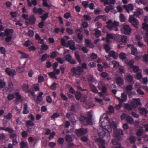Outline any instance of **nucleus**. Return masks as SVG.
Returning <instances> with one entry per match:
<instances>
[{
	"mask_svg": "<svg viewBox=\"0 0 148 148\" xmlns=\"http://www.w3.org/2000/svg\"><path fill=\"white\" fill-rule=\"evenodd\" d=\"M27 34L29 36L32 37L34 36V32L32 30L29 29L27 32Z\"/></svg>",
	"mask_w": 148,
	"mask_h": 148,
	"instance_id": "58",
	"label": "nucleus"
},
{
	"mask_svg": "<svg viewBox=\"0 0 148 148\" xmlns=\"http://www.w3.org/2000/svg\"><path fill=\"white\" fill-rule=\"evenodd\" d=\"M129 140L131 144H134L136 141V139L134 136H131L129 138Z\"/></svg>",
	"mask_w": 148,
	"mask_h": 148,
	"instance_id": "54",
	"label": "nucleus"
},
{
	"mask_svg": "<svg viewBox=\"0 0 148 148\" xmlns=\"http://www.w3.org/2000/svg\"><path fill=\"white\" fill-rule=\"evenodd\" d=\"M126 63H127V66L130 68H132L134 66V61L132 60H130Z\"/></svg>",
	"mask_w": 148,
	"mask_h": 148,
	"instance_id": "38",
	"label": "nucleus"
},
{
	"mask_svg": "<svg viewBox=\"0 0 148 148\" xmlns=\"http://www.w3.org/2000/svg\"><path fill=\"white\" fill-rule=\"evenodd\" d=\"M112 63L114 64V67L115 68H117L119 66V64L118 62L115 61H113Z\"/></svg>",
	"mask_w": 148,
	"mask_h": 148,
	"instance_id": "57",
	"label": "nucleus"
},
{
	"mask_svg": "<svg viewBox=\"0 0 148 148\" xmlns=\"http://www.w3.org/2000/svg\"><path fill=\"white\" fill-rule=\"evenodd\" d=\"M87 130L86 129L81 128L75 130L76 134L78 136H80L86 134Z\"/></svg>",
	"mask_w": 148,
	"mask_h": 148,
	"instance_id": "8",
	"label": "nucleus"
},
{
	"mask_svg": "<svg viewBox=\"0 0 148 148\" xmlns=\"http://www.w3.org/2000/svg\"><path fill=\"white\" fill-rule=\"evenodd\" d=\"M137 49L136 48L132 47L131 49V54L134 55H135L137 54Z\"/></svg>",
	"mask_w": 148,
	"mask_h": 148,
	"instance_id": "47",
	"label": "nucleus"
},
{
	"mask_svg": "<svg viewBox=\"0 0 148 148\" xmlns=\"http://www.w3.org/2000/svg\"><path fill=\"white\" fill-rule=\"evenodd\" d=\"M143 58L144 62H148V55L145 54Z\"/></svg>",
	"mask_w": 148,
	"mask_h": 148,
	"instance_id": "63",
	"label": "nucleus"
},
{
	"mask_svg": "<svg viewBox=\"0 0 148 148\" xmlns=\"http://www.w3.org/2000/svg\"><path fill=\"white\" fill-rule=\"evenodd\" d=\"M119 57L123 61L125 60L126 58L125 53L123 52H121L119 54Z\"/></svg>",
	"mask_w": 148,
	"mask_h": 148,
	"instance_id": "33",
	"label": "nucleus"
},
{
	"mask_svg": "<svg viewBox=\"0 0 148 148\" xmlns=\"http://www.w3.org/2000/svg\"><path fill=\"white\" fill-rule=\"evenodd\" d=\"M109 55L110 57H113L115 59L118 57V54L113 51H110L109 53Z\"/></svg>",
	"mask_w": 148,
	"mask_h": 148,
	"instance_id": "25",
	"label": "nucleus"
},
{
	"mask_svg": "<svg viewBox=\"0 0 148 148\" xmlns=\"http://www.w3.org/2000/svg\"><path fill=\"white\" fill-rule=\"evenodd\" d=\"M32 41H30L29 40H28L25 42L23 45L27 47L30 46L32 44Z\"/></svg>",
	"mask_w": 148,
	"mask_h": 148,
	"instance_id": "46",
	"label": "nucleus"
},
{
	"mask_svg": "<svg viewBox=\"0 0 148 148\" xmlns=\"http://www.w3.org/2000/svg\"><path fill=\"white\" fill-rule=\"evenodd\" d=\"M66 141L67 142H70L72 140V138L71 135L69 134L66 135L65 137Z\"/></svg>",
	"mask_w": 148,
	"mask_h": 148,
	"instance_id": "35",
	"label": "nucleus"
},
{
	"mask_svg": "<svg viewBox=\"0 0 148 148\" xmlns=\"http://www.w3.org/2000/svg\"><path fill=\"white\" fill-rule=\"evenodd\" d=\"M123 7L129 14L130 13V11H132L134 9V6L132 4H129L127 5H124Z\"/></svg>",
	"mask_w": 148,
	"mask_h": 148,
	"instance_id": "13",
	"label": "nucleus"
},
{
	"mask_svg": "<svg viewBox=\"0 0 148 148\" xmlns=\"http://www.w3.org/2000/svg\"><path fill=\"white\" fill-rule=\"evenodd\" d=\"M96 30H97L95 32V35L96 37L98 38L101 35V32L100 30H98L97 29H96Z\"/></svg>",
	"mask_w": 148,
	"mask_h": 148,
	"instance_id": "36",
	"label": "nucleus"
},
{
	"mask_svg": "<svg viewBox=\"0 0 148 148\" xmlns=\"http://www.w3.org/2000/svg\"><path fill=\"white\" fill-rule=\"evenodd\" d=\"M57 55V52L56 51H53L50 56L51 58H55Z\"/></svg>",
	"mask_w": 148,
	"mask_h": 148,
	"instance_id": "55",
	"label": "nucleus"
},
{
	"mask_svg": "<svg viewBox=\"0 0 148 148\" xmlns=\"http://www.w3.org/2000/svg\"><path fill=\"white\" fill-rule=\"evenodd\" d=\"M133 15H130L129 18V21L135 27L138 28L139 22Z\"/></svg>",
	"mask_w": 148,
	"mask_h": 148,
	"instance_id": "4",
	"label": "nucleus"
},
{
	"mask_svg": "<svg viewBox=\"0 0 148 148\" xmlns=\"http://www.w3.org/2000/svg\"><path fill=\"white\" fill-rule=\"evenodd\" d=\"M126 89L127 92H129L130 91H132L133 89L132 85L129 84L127 85L126 88Z\"/></svg>",
	"mask_w": 148,
	"mask_h": 148,
	"instance_id": "43",
	"label": "nucleus"
},
{
	"mask_svg": "<svg viewBox=\"0 0 148 148\" xmlns=\"http://www.w3.org/2000/svg\"><path fill=\"white\" fill-rule=\"evenodd\" d=\"M139 110L140 111V113L142 114H147L148 113V111L145 108H141L140 110L139 109Z\"/></svg>",
	"mask_w": 148,
	"mask_h": 148,
	"instance_id": "45",
	"label": "nucleus"
},
{
	"mask_svg": "<svg viewBox=\"0 0 148 148\" xmlns=\"http://www.w3.org/2000/svg\"><path fill=\"white\" fill-rule=\"evenodd\" d=\"M67 44L71 49L74 50L76 49V48L75 47V43L73 40H69Z\"/></svg>",
	"mask_w": 148,
	"mask_h": 148,
	"instance_id": "15",
	"label": "nucleus"
},
{
	"mask_svg": "<svg viewBox=\"0 0 148 148\" xmlns=\"http://www.w3.org/2000/svg\"><path fill=\"white\" fill-rule=\"evenodd\" d=\"M60 116V114L58 112L54 113L51 116V118L52 119H55L58 117Z\"/></svg>",
	"mask_w": 148,
	"mask_h": 148,
	"instance_id": "50",
	"label": "nucleus"
},
{
	"mask_svg": "<svg viewBox=\"0 0 148 148\" xmlns=\"http://www.w3.org/2000/svg\"><path fill=\"white\" fill-rule=\"evenodd\" d=\"M81 94L80 92L78 91H77L75 94V97L76 99L77 100H79L81 98Z\"/></svg>",
	"mask_w": 148,
	"mask_h": 148,
	"instance_id": "37",
	"label": "nucleus"
},
{
	"mask_svg": "<svg viewBox=\"0 0 148 148\" xmlns=\"http://www.w3.org/2000/svg\"><path fill=\"white\" fill-rule=\"evenodd\" d=\"M104 48L106 52H108L111 49V47L108 44L105 45Z\"/></svg>",
	"mask_w": 148,
	"mask_h": 148,
	"instance_id": "51",
	"label": "nucleus"
},
{
	"mask_svg": "<svg viewBox=\"0 0 148 148\" xmlns=\"http://www.w3.org/2000/svg\"><path fill=\"white\" fill-rule=\"evenodd\" d=\"M101 77L103 78H106L108 81L110 80L111 79V78L108 76V74L107 73L105 72H102L101 74Z\"/></svg>",
	"mask_w": 148,
	"mask_h": 148,
	"instance_id": "21",
	"label": "nucleus"
},
{
	"mask_svg": "<svg viewBox=\"0 0 148 148\" xmlns=\"http://www.w3.org/2000/svg\"><path fill=\"white\" fill-rule=\"evenodd\" d=\"M12 117V114L11 113H8L6 115H4V117L8 120L10 119Z\"/></svg>",
	"mask_w": 148,
	"mask_h": 148,
	"instance_id": "40",
	"label": "nucleus"
},
{
	"mask_svg": "<svg viewBox=\"0 0 148 148\" xmlns=\"http://www.w3.org/2000/svg\"><path fill=\"white\" fill-rule=\"evenodd\" d=\"M36 18L33 15L30 16L29 17L28 21L31 24H33L35 23L36 21Z\"/></svg>",
	"mask_w": 148,
	"mask_h": 148,
	"instance_id": "23",
	"label": "nucleus"
},
{
	"mask_svg": "<svg viewBox=\"0 0 148 148\" xmlns=\"http://www.w3.org/2000/svg\"><path fill=\"white\" fill-rule=\"evenodd\" d=\"M127 122L130 124L133 123L134 122V119L133 118L130 116H127L126 118Z\"/></svg>",
	"mask_w": 148,
	"mask_h": 148,
	"instance_id": "29",
	"label": "nucleus"
},
{
	"mask_svg": "<svg viewBox=\"0 0 148 148\" xmlns=\"http://www.w3.org/2000/svg\"><path fill=\"white\" fill-rule=\"evenodd\" d=\"M18 52L21 54V58H28L29 55L25 53L22 52L20 51H19Z\"/></svg>",
	"mask_w": 148,
	"mask_h": 148,
	"instance_id": "32",
	"label": "nucleus"
},
{
	"mask_svg": "<svg viewBox=\"0 0 148 148\" xmlns=\"http://www.w3.org/2000/svg\"><path fill=\"white\" fill-rule=\"evenodd\" d=\"M33 87L35 91L39 90V85L38 84H34L33 85Z\"/></svg>",
	"mask_w": 148,
	"mask_h": 148,
	"instance_id": "56",
	"label": "nucleus"
},
{
	"mask_svg": "<svg viewBox=\"0 0 148 148\" xmlns=\"http://www.w3.org/2000/svg\"><path fill=\"white\" fill-rule=\"evenodd\" d=\"M106 23L107 24V28L110 30H114L115 31H119L118 26L119 25V22L114 21L112 23L111 20H109L106 22Z\"/></svg>",
	"mask_w": 148,
	"mask_h": 148,
	"instance_id": "3",
	"label": "nucleus"
},
{
	"mask_svg": "<svg viewBox=\"0 0 148 148\" xmlns=\"http://www.w3.org/2000/svg\"><path fill=\"white\" fill-rule=\"evenodd\" d=\"M114 135L115 137L117 139H120L121 138V135H123V133L121 129H119L114 132Z\"/></svg>",
	"mask_w": 148,
	"mask_h": 148,
	"instance_id": "14",
	"label": "nucleus"
},
{
	"mask_svg": "<svg viewBox=\"0 0 148 148\" xmlns=\"http://www.w3.org/2000/svg\"><path fill=\"white\" fill-rule=\"evenodd\" d=\"M113 144L112 148H123L119 141L116 139H112V140Z\"/></svg>",
	"mask_w": 148,
	"mask_h": 148,
	"instance_id": "9",
	"label": "nucleus"
},
{
	"mask_svg": "<svg viewBox=\"0 0 148 148\" xmlns=\"http://www.w3.org/2000/svg\"><path fill=\"white\" fill-rule=\"evenodd\" d=\"M143 26L142 27V28L144 30H146L148 29V24L146 23H143Z\"/></svg>",
	"mask_w": 148,
	"mask_h": 148,
	"instance_id": "64",
	"label": "nucleus"
},
{
	"mask_svg": "<svg viewBox=\"0 0 148 148\" xmlns=\"http://www.w3.org/2000/svg\"><path fill=\"white\" fill-rule=\"evenodd\" d=\"M98 88L101 90V92L105 94H106L107 92V88L105 84H104L102 83H99L98 86Z\"/></svg>",
	"mask_w": 148,
	"mask_h": 148,
	"instance_id": "10",
	"label": "nucleus"
},
{
	"mask_svg": "<svg viewBox=\"0 0 148 148\" xmlns=\"http://www.w3.org/2000/svg\"><path fill=\"white\" fill-rule=\"evenodd\" d=\"M118 38L120 39V41L123 43H126L127 42V37L125 36H119Z\"/></svg>",
	"mask_w": 148,
	"mask_h": 148,
	"instance_id": "31",
	"label": "nucleus"
},
{
	"mask_svg": "<svg viewBox=\"0 0 148 148\" xmlns=\"http://www.w3.org/2000/svg\"><path fill=\"white\" fill-rule=\"evenodd\" d=\"M75 55L77 59V61L80 63L81 62V60L80 55L77 53H75Z\"/></svg>",
	"mask_w": 148,
	"mask_h": 148,
	"instance_id": "41",
	"label": "nucleus"
},
{
	"mask_svg": "<svg viewBox=\"0 0 148 148\" xmlns=\"http://www.w3.org/2000/svg\"><path fill=\"white\" fill-rule=\"evenodd\" d=\"M21 148H29L27 143V142L22 141L20 144Z\"/></svg>",
	"mask_w": 148,
	"mask_h": 148,
	"instance_id": "27",
	"label": "nucleus"
},
{
	"mask_svg": "<svg viewBox=\"0 0 148 148\" xmlns=\"http://www.w3.org/2000/svg\"><path fill=\"white\" fill-rule=\"evenodd\" d=\"M85 42L87 47H89L90 48H92L93 47V45L91 43L90 40L88 39H86Z\"/></svg>",
	"mask_w": 148,
	"mask_h": 148,
	"instance_id": "26",
	"label": "nucleus"
},
{
	"mask_svg": "<svg viewBox=\"0 0 148 148\" xmlns=\"http://www.w3.org/2000/svg\"><path fill=\"white\" fill-rule=\"evenodd\" d=\"M82 4L84 6V8H86L88 7V1H83Z\"/></svg>",
	"mask_w": 148,
	"mask_h": 148,
	"instance_id": "61",
	"label": "nucleus"
},
{
	"mask_svg": "<svg viewBox=\"0 0 148 148\" xmlns=\"http://www.w3.org/2000/svg\"><path fill=\"white\" fill-rule=\"evenodd\" d=\"M24 109L23 111V114H27L29 112L28 109V106L27 103H25L24 105Z\"/></svg>",
	"mask_w": 148,
	"mask_h": 148,
	"instance_id": "24",
	"label": "nucleus"
},
{
	"mask_svg": "<svg viewBox=\"0 0 148 148\" xmlns=\"http://www.w3.org/2000/svg\"><path fill=\"white\" fill-rule=\"evenodd\" d=\"M64 17L66 19H68L71 17V14L70 12H66L64 14Z\"/></svg>",
	"mask_w": 148,
	"mask_h": 148,
	"instance_id": "52",
	"label": "nucleus"
},
{
	"mask_svg": "<svg viewBox=\"0 0 148 148\" xmlns=\"http://www.w3.org/2000/svg\"><path fill=\"white\" fill-rule=\"evenodd\" d=\"M121 99H120L119 97H117V98L121 102H123L126 101V100L127 99V95L126 94L124 93H122L121 94Z\"/></svg>",
	"mask_w": 148,
	"mask_h": 148,
	"instance_id": "19",
	"label": "nucleus"
},
{
	"mask_svg": "<svg viewBox=\"0 0 148 148\" xmlns=\"http://www.w3.org/2000/svg\"><path fill=\"white\" fill-rule=\"evenodd\" d=\"M71 71L73 75H80V73L84 72V70L81 66H78L77 68L73 67L71 69Z\"/></svg>",
	"mask_w": 148,
	"mask_h": 148,
	"instance_id": "5",
	"label": "nucleus"
},
{
	"mask_svg": "<svg viewBox=\"0 0 148 148\" xmlns=\"http://www.w3.org/2000/svg\"><path fill=\"white\" fill-rule=\"evenodd\" d=\"M87 117L81 116L79 118L80 123L85 125H88L92 122V115L91 112H88L87 113Z\"/></svg>",
	"mask_w": 148,
	"mask_h": 148,
	"instance_id": "1",
	"label": "nucleus"
},
{
	"mask_svg": "<svg viewBox=\"0 0 148 148\" xmlns=\"http://www.w3.org/2000/svg\"><path fill=\"white\" fill-rule=\"evenodd\" d=\"M32 12L34 14L38 13L40 15H41L45 11L40 8H37L35 7L33 8Z\"/></svg>",
	"mask_w": 148,
	"mask_h": 148,
	"instance_id": "11",
	"label": "nucleus"
},
{
	"mask_svg": "<svg viewBox=\"0 0 148 148\" xmlns=\"http://www.w3.org/2000/svg\"><path fill=\"white\" fill-rule=\"evenodd\" d=\"M108 109L109 111V112L110 113H112L114 112V108L112 106H109Z\"/></svg>",
	"mask_w": 148,
	"mask_h": 148,
	"instance_id": "59",
	"label": "nucleus"
},
{
	"mask_svg": "<svg viewBox=\"0 0 148 148\" xmlns=\"http://www.w3.org/2000/svg\"><path fill=\"white\" fill-rule=\"evenodd\" d=\"M38 94V95L37 97V100H36L37 104H38L42 101V96L43 95V93L42 92H40Z\"/></svg>",
	"mask_w": 148,
	"mask_h": 148,
	"instance_id": "18",
	"label": "nucleus"
},
{
	"mask_svg": "<svg viewBox=\"0 0 148 148\" xmlns=\"http://www.w3.org/2000/svg\"><path fill=\"white\" fill-rule=\"evenodd\" d=\"M120 19L121 21L124 22L125 20V18L124 14H121L120 16Z\"/></svg>",
	"mask_w": 148,
	"mask_h": 148,
	"instance_id": "60",
	"label": "nucleus"
},
{
	"mask_svg": "<svg viewBox=\"0 0 148 148\" xmlns=\"http://www.w3.org/2000/svg\"><path fill=\"white\" fill-rule=\"evenodd\" d=\"M29 88V86L28 85L25 84H23L22 86L23 89L26 92H27Z\"/></svg>",
	"mask_w": 148,
	"mask_h": 148,
	"instance_id": "39",
	"label": "nucleus"
},
{
	"mask_svg": "<svg viewBox=\"0 0 148 148\" xmlns=\"http://www.w3.org/2000/svg\"><path fill=\"white\" fill-rule=\"evenodd\" d=\"M132 68L134 72H138L140 71V69L138 66L136 65H134Z\"/></svg>",
	"mask_w": 148,
	"mask_h": 148,
	"instance_id": "48",
	"label": "nucleus"
},
{
	"mask_svg": "<svg viewBox=\"0 0 148 148\" xmlns=\"http://www.w3.org/2000/svg\"><path fill=\"white\" fill-rule=\"evenodd\" d=\"M130 105L132 108H135L141 105L140 99H135L134 101L131 102Z\"/></svg>",
	"mask_w": 148,
	"mask_h": 148,
	"instance_id": "6",
	"label": "nucleus"
},
{
	"mask_svg": "<svg viewBox=\"0 0 148 148\" xmlns=\"http://www.w3.org/2000/svg\"><path fill=\"white\" fill-rule=\"evenodd\" d=\"M90 87L91 90L94 93H97L98 90L97 89L96 87L94 85L91 84L90 85Z\"/></svg>",
	"mask_w": 148,
	"mask_h": 148,
	"instance_id": "34",
	"label": "nucleus"
},
{
	"mask_svg": "<svg viewBox=\"0 0 148 148\" xmlns=\"http://www.w3.org/2000/svg\"><path fill=\"white\" fill-rule=\"evenodd\" d=\"M101 119L100 118L99 122V125L101 127L102 129H100L99 131L97 132L98 135L101 138L110 137V134L108 131L107 129L103 127V124L104 121H102V123H101Z\"/></svg>",
	"mask_w": 148,
	"mask_h": 148,
	"instance_id": "2",
	"label": "nucleus"
},
{
	"mask_svg": "<svg viewBox=\"0 0 148 148\" xmlns=\"http://www.w3.org/2000/svg\"><path fill=\"white\" fill-rule=\"evenodd\" d=\"M60 96L62 99L64 101H67L68 100L67 97L62 92L60 94Z\"/></svg>",
	"mask_w": 148,
	"mask_h": 148,
	"instance_id": "49",
	"label": "nucleus"
},
{
	"mask_svg": "<svg viewBox=\"0 0 148 148\" xmlns=\"http://www.w3.org/2000/svg\"><path fill=\"white\" fill-rule=\"evenodd\" d=\"M114 37V35L111 34H107L106 37V41L107 42H111V41L109 39H113Z\"/></svg>",
	"mask_w": 148,
	"mask_h": 148,
	"instance_id": "22",
	"label": "nucleus"
},
{
	"mask_svg": "<svg viewBox=\"0 0 148 148\" xmlns=\"http://www.w3.org/2000/svg\"><path fill=\"white\" fill-rule=\"evenodd\" d=\"M116 81L118 85H123L124 84L123 80L121 77H117L116 79Z\"/></svg>",
	"mask_w": 148,
	"mask_h": 148,
	"instance_id": "20",
	"label": "nucleus"
},
{
	"mask_svg": "<svg viewBox=\"0 0 148 148\" xmlns=\"http://www.w3.org/2000/svg\"><path fill=\"white\" fill-rule=\"evenodd\" d=\"M14 97V95L13 94H10L7 97V98L8 100L10 101L12 100Z\"/></svg>",
	"mask_w": 148,
	"mask_h": 148,
	"instance_id": "62",
	"label": "nucleus"
},
{
	"mask_svg": "<svg viewBox=\"0 0 148 148\" xmlns=\"http://www.w3.org/2000/svg\"><path fill=\"white\" fill-rule=\"evenodd\" d=\"M127 81L130 83L132 82L133 81V77L131 75L128 74L125 76Z\"/></svg>",
	"mask_w": 148,
	"mask_h": 148,
	"instance_id": "28",
	"label": "nucleus"
},
{
	"mask_svg": "<svg viewBox=\"0 0 148 148\" xmlns=\"http://www.w3.org/2000/svg\"><path fill=\"white\" fill-rule=\"evenodd\" d=\"M143 13V11L142 9L138 8L136 11L133 14L134 16L137 17H138L139 16L142 15Z\"/></svg>",
	"mask_w": 148,
	"mask_h": 148,
	"instance_id": "17",
	"label": "nucleus"
},
{
	"mask_svg": "<svg viewBox=\"0 0 148 148\" xmlns=\"http://www.w3.org/2000/svg\"><path fill=\"white\" fill-rule=\"evenodd\" d=\"M132 29L130 26L128 25H123V31L125 35H129L131 33Z\"/></svg>",
	"mask_w": 148,
	"mask_h": 148,
	"instance_id": "7",
	"label": "nucleus"
},
{
	"mask_svg": "<svg viewBox=\"0 0 148 148\" xmlns=\"http://www.w3.org/2000/svg\"><path fill=\"white\" fill-rule=\"evenodd\" d=\"M48 16L49 13L48 12H47L43 14L42 15L40 16V17L42 21H43L47 19L48 17Z\"/></svg>",
	"mask_w": 148,
	"mask_h": 148,
	"instance_id": "30",
	"label": "nucleus"
},
{
	"mask_svg": "<svg viewBox=\"0 0 148 148\" xmlns=\"http://www.w3.org/2000/svg\"><path fill=\"white\" fill-rule=\"evenodd\" d=\"M49 57V55L45 53L43 54L41 58V60L42 62H43L46 60L47 58Z\"/></svg>",
	"mask_w": 148,
	"mask_h": 148,
	"instance_id": "42",
	"label": "nucleus"
},
{
	"mask_svg": "<svg viewBox=\"0 0 148 148\" xmlns=\"http://www.w3.org/2000/svg\"><path fill=\"white\" fill-rule=\"evenodd\" d=\"M5 72L9 76L12 75L13 77H14L16 73V72L14 70H12L10 68L8 67L5 69Z\"/></svg>",
	"mask_w": 148,
	"mask_h": 148,
	"instance_id": "12",
	"label": "nucleus"
},
{
	"mask_svg": "<svg viewBox=\"0 0 148 148\" xmlns=\"http://www.w3.org/2000/svg\"><path fill=\"white\" fill-rule=\"evenodd\" d=\"M26 124L27 125L31 127L33 126L34 125L33 121L30 120L27 121L26 122Z\"/></svg>",
	"mask_w": 148,
	"mask_h": 148,
	"instance_id": "44",
	"label": "nucleus"
},
{
	"mask_svg": "<svg viewBox=\"0 0 148 148\" xmlns=\"http://www.w3.org/2000/svg\"><path fill=\"white\" fill-rule=\"evenodd\" d=\"M72 59V56L71 55L69 54L66 55L65 56V60H66L68 62H70L71 61V60Z\"/></svg>",
	"mask_w": 148,
	"mask_h": 148,
	"instance_id": "53",
	"label": "nucleus"
},
{
	"mask_svg": "<svg viewBox=\"0 0 148 148\" xmlns=\"http://www.w3.org/2000/svg\"><path fill=\"white\" fill-rule=\"evenodd\" d=\"M13 32V30L12 29H6L4 31V36H11L12 35Z\"/></svg>",
	"mask_w": 148,
	"mask_h": 148,
	"instance_id": "16",
	"label": "nucleus"
}]
</instances>
